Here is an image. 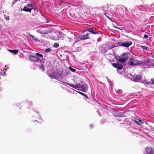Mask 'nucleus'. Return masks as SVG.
<instances>
[{"label": "nucleus", "instance_id": "f257e3e1", "mask_svg": "<svg viewBox=\"0 0 154 154\" xmlns=\"http://www.w3.org/2000/svg\"><path fill=\"white\" fill-rule=\"evenodd\" d=\"M142 62L141 61H138L137 59H134L133 58H131L129 60V62L128 63L130 65L135 66L142 64Z\"/></svg>", "mask_w": 154, "mask_h": 154}, {"label": "nucleus", "instance_id": "f03ea898", "mask_svg": "<svg viewBox=\"0 0 154 154\" xmlns=\"http://www.w3.org/2000/svg\"><path fill=\"white\" fill-rule=\"evenodd\" d=\"M128 54L126 53H124L122 56L121 57H119L117 59L118 61L121 63H123L125 62L128 59Z\"/></svg>", "mask_w": 154, "mask_h": 154}, {"label": "nucleus", "instance_id": "7ed1b4c3", "mask_svg": "<svg viewBox=\"0 0 154 154\" xmlns=\"http://www.w3.org/2000/svg\"><path fill=\"white\" fill-rule=\"evenodd\" d=\"M29 59L31 61L34 62H37L38 61H40V62H42V60H41L40 58L36 56L29 55Z\"/></svg>", "mask_w": 154, "mask_h": 154}, {"label": "nucleus", "instance_id": "20e7f679", "mask_svg": "<svg viewBox=\"0 0 154 154\" xmlns=\"http://www.w3.org/2000/svg\"><path fill=\"white\" fill-rule=\"evenodd\" d=\"M117 43L119 46L128 47L132 45V42H124L122 43L119 42H118Z\"/></svg>", "mask_w": 154, "mask_h": 154}, {"label": "nucleus", "instance_id": "39448f33", "mask_svg": "<svg viewBox=\"0 0 154 154\" xmlns=\"http://www.w3.org/2000/svg\"><path fill=\"white\" fill-rule=\"evenodd\" d=\"M83 83L84 82H81L79 83H76V85L71 84H68V85L75 89H76L77 88H80L82 85V84H83Z\"/></svg>", "mask_w": 154, "mask_h": 154}, {"label": "nucleus", "instance_id": "423d86ee", "mask_svg": "<svg viewBox=\"0 0 154 154\" xmlns=\"http://www.w3.org/2000/svg\"><path fill=\"white\" fill-rule=\"evenodd\" d=\"M32 9V5H31L28 4L24 7L23 10L25 11L30 12Z\"/></svg>", "mask_w": 154, "mask_h": 154}, {"label": "nucleus", "instance_id": "0eeeda50", "mask_svg": "<svg viewBox=\"0 0 154 154\" xmlns=\"http://www.w3.org/2000/svg\"><path fill=\"white\" fill-rule=\"evenodd\" d=\"M112 66L114 67L117 69V70H122L123 66L121 64H119V63H113L112 64Z\"/></svg>", "mask_w": 154, "mask_h": 154}, {"label": "nucleus", "instance_id": "6e6552de", "mask_svg": "<svg viewBox=\"0 0 154 154\" xmlns=\"http://www.w3.org/2000/svg\"><path fill=\"white\" fill-rule=\"evenodd\" d=\"M146 154H154L153 149L151 147H147L145 149Z\"/></svg>", "mask_w": 154, "mask_h": 154}, {"label": "nucleus", "instance_id": "1a4fd4ad", "mask_svg": "<svg viewBox=\"0 0 154 154\" xmlns=\"http://www.w3.org/2000/svg\"><path fill=\"white\" fill-rule=\"evenodd\" d=\"M89 34L87 33L84 35H80L79 36L78 38L81 40L90 39V38L89 37Z\"/></svg>", "mask_w": 154, "mask_h": 154}, {"label": "nucleus", "instance_id": "9d476101", "mask_svg": "<svg viewBox=\"0 0 154 154\" xmlns=\"http://www.w3.org/2000/svg\"><path fill=\"white\" fill-rule=\"evenodd\" d=\"M82 86L80 88L82 89V91L84 92H86L87 90L88 86L85 82L83 83Z\"/></svg>", "mask_w": 154, "mask_h": 154}, {"label": "nucleus", "instance_id": "9b49d317", "mask_svg": "<svg viewBox=\"0 0 154 154\" xmlns=\"http://www.w3.org/2000/svg\"><path fill=\"white\" fill-rule=\"evenodd\" d=\"M141 77L140 75H134L133 77L134 81L135 82H139L141 80Z\"/></svg>", "mask_w": 154, "mask_h": 154}, {"label": "nucleus", "instance_id": "f8f14e48", "mask_svg": "<svg viewBox=\"0 0 154 154\" xmlns=\"http://www.w3.org/2000/svg\"><path fill=\"white\" fill-rule=\"evenodd\" d=\"M86 8H87L86 6H80L78 9H79V11L80 12L85 13V10Z\"/></svg>", "mask_w": 154, "mask_h": 154}, {"label": "nucleus", "instance_id": "ddd939ff", "mask_svg": "<svg viewBox=\"0 0 154 154\" xmlns=\"http://www.w3.org/2000/svg\"><path fill=\"white\" fill-rule=\"evenodd\" d=\"M87 31L90 32L91 33V34H98L97 32H94L93 29L92 28H89L87 30Z\"/></svg>", "mask_w": 154, "mask_h": 154}, {"label": "nucleus", "instance_id": "4468645a", "mask_svg": "<svg viewBox=\"0 0 154 154\" xmlns=\"http://www.w3.org/2000/svg\"><path fill=\"white\" fill-rule=\"evenodd\" d=\"M9 51L10 52L12 53L15 54H17L18 52V50H9Z\"/></svg>", "mask_w": 154, "mask_h": 154}, {"label": "nucleus", "instance_id": "2eb2a0df", "mask_svg": "<svg viewBox=\"0 0 154 154\" xmlns=\"http://www.w3.org/2000/svg\"><path fill=\"white\" fill-rule=\"evenodd\" d=\"M135 122L136 123L140 125L143 123V122L142 121L139 119H137V120H136Z\"/></svg>", "mask_w": 154, "mask_h": 154}, {"label": "nucleus", "instance_id": "dca6fc26", "mask_svg": "<svg viewBox=\"0 0 154 154\" xmlns=\"http://www.w3.org/2000/svg\"><path fill=\"white\" fill-rule=\"evenodd\" d=\"M35 55L36 56L38 57H41V58H43V55L42 54L38 53H35Z\"/></svg>", "mask_w": 154, "mask_h": 154}, {"label": "nucleus", "instance_id": "f3484780", "mask_svg": "<svg viewBox=\"0 0 154 154\" xmlns=\"http://www.w3.org/2000/svg\"><path fill=\"white\" fill-rule=\"evenodd\" d=\"M39 68L40 69H42L43 72L45 70L44 65L43 64H41L39 66Z\"/></svg>", "mask_w": 154, "mask_h": 154}, {"label": "nucleus", "instance_id": "a211bd4d", "mask_svg": "<svg viewBox=\"0 0 154 154\" xmlns=\"http://www.w3.org/2000/svg\"><path fill=\"white\" fill-rule=\"evenodd\" d=\"M151 60L149 59L147 60L146 64L147 65L151 66Z\"/></svg>", "mask_w": 154, "mask_h": 154}, {"label": "nucleus", "instance_id": "6ab92c4d", "mask_svg": "<svg viewBox=\"0 0 154 154\" xmlns=\"http://www.w3.org/2000/svg\"><path fill=\"white\" fill-rule=\"evenodd\" d=\"M53 78L54 79H57V77H58V76H57V75L56 73H54L53 75Z\"/></svg>", "mask_w": 154, "mask_h": 154}, {"label": "nucleus", "instance_id": "aec40b11", "mask_svg": "<svg viewBox=\"0 0 154 154\" xmlns=\"http://www.w3.org/2000/svg\"><path fill=\"white\" fill-rule=\"evenodd\" d=\"M69 68L70 70L73 72H75L76 70V69L72 68L70 66L69 67Z\"/></svg>", "mask_w": 154, "mask_h": 154}, {"label": "nucleus", "instance_id": "412c9836", "mask_svg": "<svg viewBox=\"0 0 154 154\" xmlns=\"http://www.w3.org/2000/svg\"><path fill=\"white\" fill-rule=\"evenodd\" d=\"M141 47L143 49L145 50H147L148 48V47L146 46L141 45Z\"/></svg>", "mask_w": 154, "mask_h": 154}, {"label": "nucleus", "instance_id": "4be33fe9", "mask_svg": "<svg viewBox=\"0 0 154 154\" xmlns=\"http://www.w3.org/2000/svg\"><path fill=\"white\" fill-rule=\"evenodd\" d=\"M59 46V45L57 43H54V47L57 48Z\"/></svg>", "mask_w": 154, "mask_h": 154}, {"label": "nucleus", "instance_id": "5701e85b", "mask_svg": "<svg viewBox=\"0 0 154 154\" xmlns=\"http://www.w3.org/2000/svg\"><path fill=\"white\" fill-rule=\"evenodd\" d=\"M51 50V49L50 48H47L46 49L45 52L46 53H48Z\"/></svg>", "mask_w": 154, "mask_h": 154}, {"label": "nucleus", "instance_id": "b1692460", "mask_svg": "<svg viewBox=\"0 0 154 154\" xmlns=\"http://www.w3.org/2000/svg\"><path fill=\"white\" fill-rule=\"evenodd\" d=\"M28 35H29V36L30 37H31L33 40H35V39L34 38H35V37L31 35L30 34H28Z\"/></svg>", "mask_w": 154, "mask_h": 154}, {"label": "nucleus", "instance_id": "393cba45", "mask_svg": "<svg viewBox=\"0 0 154 154\" xmlns=\"http://www.w3.org/2000/svg\"><path fill=\"white\" fill-rule=\"evenodd\" d=\"M78 92L80 94H81V95L84 96L85 95V94H84V93H82V92H79V91H78Z\"/></svg>", "mask_w": 154, "mask_h": 154}, {"label": "nucleus", "instance_id": "a878e982", "mask_svg": "<svg viewBox=\"0 0 154 154\" xmlns=\"http://www.w3.org/2000/svg\"><path fill=\"white\" fill-rule=\"evenodd\" d=\"M104 14H105V15L106 16V17L107 18H109V19H110V20H111V19L106 14V13H104Z\"/></svg>", "mask_w": 154, "mask_h": 154}, {"label": "nucleus", "instance_id": "bb28decb", "mask_svg": "<svg viewBox=\"0 0 154 154\" xmlns=\"http://www.w3.org/2000/svg\"><path fill=\"white\" fill-rule=\"evenodd\" d=\"M50 31H46L45 32L43 33H44L45 34H47L49 33H50Z\"/></svg>", "mask_w": 154, "mask_h": 154}, {"label": "nucleus", "instance_id": "cd10ccee", "mask_svg": "<svg viewBox=\"0 0 154 154\" xmlns=\"http://www.w3.org/2000/svg\"><path fill=\"white\" fill-rule=\"evenodd\" d=\"M144 38H148V36L147 35H145L144 36Z\"/></svg>", "mask_w": 154, "mask_h": 154}, {"label": "nucleus", "instance_id": "c85d7f7f", "mask_svg": "<svg viewBox=\"0 0 154 154\" xmlns=\"http://www.w3.org/2000/svg\"><path fill=\"white\" fill-rule=\"evenodd\" d=\"M89 127L91 128H93V125L92 124H90L89 125Z\"/></svg>", "mask_w": 154, "mask_h": 154}, {"label": "nucleus", "instance_id": "c756f323", "mask_svg": "<svg viewBox=\"0 0 154 154\" xmlns=\"http://www.w3.org/2000/svg\"><path fill=\"white\" fill-rule=\"evenodd\" d=\"M151 81L153 84H154V78H152L151 79Z\"/></svg>", "mask_w": 154, "mask_h": 154}, {"label": "nucleus", "instance_id": "7c9ffc66", "mask_svg": "<svg viewBox=\"0 0 154 154\" xmlns=\"http://www.w3.org/2000/svg\"><path fill=\"white\" fill-rule=\"evenodd\" d=\"M5 18L6 20H9V17L8 16H7L5 17Z\"/></svg>", "mask_w": 154, "mask_h": 154}, {"label": "nucleus", "instance_id": "2f4dec72", "mask_svg": "<svg viewBox=\"0 0 154 154\" xmlns=\"http://www.w3.org/2000/svg\"><path fill=\"white\" fill-rule=\"evenodd\" d=\"M79 41V40H77V39H76V40L75 41V43H77Z\"/></svg>", "mask_w": 154, "mask_h": 154}, {"label": "nucleus", "instance_id": "473e14b6", "mask_svg": "<svg viewBox=\"0 0 154 154\" xmlns=\"http://www.w3.org/2000/svg\"><path fill=\"white\" fill-rule=\"evenodd\" d=\"M84 96H85L86 97V98H88V97L85 94V95Z\"/></svg>", "mask_w": 154, "mask_h": 154}, {"label": "nucleus", "instance_id": "72a5a7b5", "mask_svg": "<svg viewBox=\"0 0 154 154\" xmlns=\"http://www.w3.org/2000/svg\"><path fill=\"white\" fill-rule=\"evenodd\" d=\"M18 1V0H14V3H16V2H17Z\"/></svg>", "mask_w": 154, "mask_h": 154}, {"label": "nucleus", "instance_id": "f704fd0d", "mask_svg": "<svg viewBox=\"0 0 154 154\" xmlns=\"http://www.w3.org/2000/svg\"><path fill=\"white\" fill-rule=\"evenodd\" d=\"M152 56L153 58H154V54Z\"/></svg>", "mask_w": 154, "mask_h": 154}, {"label": "nucleus", "instance_id": "c9c22d12", "mask_svg": "<svg viewBox=\"0 0 154 154\" xmlns=\"http://www.w3.org/2000/svg\"><path fill=\"white\" fill-rule=\"evenodd\" d=\"M34 9V11L35 10V9ZM36 10L37 11V12H38V10Z\"/></svg>", "mask_w": 154, "mask_h": 154}]
</instances>
